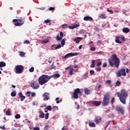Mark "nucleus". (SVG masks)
<instances>
[{
  "label": "nucleus",
  "mask_w": 130,
  "mask_h": 130,
  "mask_svg": "<svg viewBox=\"0 0 130 130\" xmlns=\"http://www.w3.org/2000/svg\"><path fill=\"white\" fill-rule=\"evenodd\" d=\"M30 94H31V91H27L25 93V95H26L27 97H30Z\"/></svg>",
  "instance_id": "a19ab883"
},
{
  "label": "nucleus",
  "mask_w": 130,
  "mask_h": 130,
  "mask_svg": "<svg viewBox=\"0 0 130 130\" xmlns=\"http://www.w3.org/2000/svg\"><path fill=\"white\" fill-rule=\"evenodd\" d=\"M43 97L44 98L43 99L44 101H47V100H49V93L48 92H45L43 94Z\"/></svg>",
  "instance_id": "ddd939ff"
},
{
  "label": "nucleus",
  "mask_w": 130,
  "mask_h": 130,
  "mask_svg": "<svg viewBox=\"0 0 130 130\" xmlns=\"http://www.w3.org/2000/svg\"><path fill=\"white\" fill-rule=\"evenodd\" d=\"M122 31L123 33H128V32H129V28L127 27H124L122 29Z\"/></svg>",
  "instance_id": "aec40b11"
},
{
  "label": "nucleus",
  "mask_w": 130,
  "mask_h": 130,
  "mask_svg": "<svg viewBox=\"0 0 130 130\" xmlns=\"http://www.w3.org/2000/svg\"><path fill=\"white\" fill-rule=\"evenodd\" d=\"M6 115H11V111H10V109H8L6 112Z\"/></svg>",
  "instance_id": "7c9ffc66"
},
{
  "label": "nucleus",
  "mask_w": 130,
  "mask_h": 130,
  "mask_svg": "<svg viewBox=\"0 0 130 130\" xmlns=\"http://www.w3.org/2000/svg\"><path fill=\"white\" fill-rule=\"evenodd\" d=\"M6 67V62L4 61L0 62V68H4Z\"/></svg>",
  "instance_id": "bb28decb"
},
{
  "label": "nucleus",
  "mask_w": 130,
  "mask_h": 130,
  "mask_svg": "<svg viewBox=\"0 0 130 130\" xmlns=\"http://www.w3.org/2000/svg\"><path fill=\"white\" fill-rule=\"evenodd\" d=\"M62 37H63V32L60 31L59 34L57 35L56 40L57 41H61L62 40Z\"/></svg>",
  "instance_id": "9d476101"
},
{
  "label": "nucleus",
  "mask_w": 130,
  "mask_h": 130,
  "mask_svg": "<svg viewBox=\"0 0 130 130\" xmlns=\"http://www.w3.org/2000/svg\"><path fill=\"white\" fill-rule=\"evenodd\" d=\"M54 46H55V45H52L51 46V49L52 50H55V49H58V48H60L61 47V45H58L57 46L54 47Z\"/></svg>",
  "instance_id": "dca6fc26"
},
{
  "label": "nucleus",
  "mask_w": 130,
  "mask_h": 130,
  "mask_svg": "<svg viewBox=\"0 0 130 130\" xmlns=\"http://www.w3.org/2000/svg\"><path fill=\"white\" fill-rule=\"evenodd\" d=\"M51 79V77L46 75H43L41 76L38 79L39 84L41 86H43L45 84H46L49 80Z\"/></svg>",
  "instance_id": "7ed1b4c3"
},
{
  "label": "nucleus",
  "mask_w": 130,
  "mask_h": 130,
  "mask_svg": "<svg viewBox=\"0 0 130 130\" xmlns=\"http://www.w3.org/2000/svg\"><path fill=\"white\" fill-rule=\"evenodd\" d=\"M77 27H80V25L79 24H75L74 25H72L69 26V29H75V28H77Z\"/></svg>",
  "instance_id": "412c9836"
},
{
  "label": "nucleus",
  "mask_w": 130,
  "mask_h": 130,
  "mask_svg": "<svg viewBox=\"0 0 130 130\" xmlns=\"http://www.w3.org/2000/svg\"><path fill=\"white\" fill-rule=\"evenodd\" d=\"M107 12H108L109 13H110L111 14H113V11L112 10H110L109 9H107Z\"/></svg>",
  "instance_id": "de8ad7c7"
},
{
  "label": "nucleus",
  "mask_w": 130,
  "mask_h": 130,
  "mask_svg": "<svg viewBox=\"0 0 130 130\" xmlns=\"http://www.w3.org/2000/svg\"><path fill=\"white\" fill-rule=\"evenodd\" d=\"M116 110H117V111H119L122 114H124V111L123 110V107H117L116 108Z\"/></svg>",
  "instance_id": "4468645a"
},
{
  "label": "nucleus",
  "mask_w": 130,
  "mask_h": 130,
  "mask_svg": "<svg viewBox=\"0 0 130 130\" xmlns=\"http://www.w3.org/2000/svg\"><path fill=\"white\" fill-rule=\"evenodd\" d=\"M49 116V113H47L45 114V119H48Z\"/></svg>",
  "instance_id": "ea45409f"
},
{
  "label": "nucleus",
  "mask_w": 130,
  "mask_h": 130,
  "mask_svg": "<svg viewBox=\"0 0 130 130\" xmlns=\"http://www.w3.org/2000/svg\"><path fill=\"white\" fill-rule=\"evenodd\" d=\"M84 92L86 95H89L90 93H91V91L89 90L88 88H85L84 89Z\"/></svg>",
  "instance_id": "4be33fe9"
},
{
  "label": "nucleus",
  "mask_w": 130,
  "mask_h": 130,
  "mask_svg": "<svg viewBox=\"0 0 130 130\" xmlns=\"http://www.w3.org/2000/svg\"><path fill=\"white\" fill-rule=\"evenodd\" d=\"M80 40H82V38L81 37H77V38H76L73 41L74 42H75V43H80Z\"/></svg>",
  "instance_id": "f3484780"
},
{
  "label": "nucleus",
  "mask_w": 130,
  "mask_h": 130,
  "mask_svg": "<svg viewBox=\"0 0 130 130\" xmlns=\"http://www.w3.org/2000/svg\"><path fill=\"white\" fill-rule=\"evenodd\" d=\"M15 117L16 119H19V118H21V115L19 114L15 115Z\"/></svg>",
  "instance_id": "2f4dec72"
},
{
  "label": "nucleus",
  "mask_w": 130,
  "mask_h": 130,
  "mask_svg": "<svg viewBox=\"0 0 130 130\" xmlns=\"http://www.w3.org/2000/svg\"><path fill=\"white\" fill-rule=\"evenodd\" d=\"M71 68H72V66H70L69 67L66 68L65 69L66 71H68V70H70V69H71Z\"/></svg>",
  "instance_id": "6e6d98bb"
},
{
  "label": "nucleus",
  "mask_w": 130,
  "mask_h": 130,
  "mask_svg": "<svg viewBox=\"0 0 130 130\" xmlns=\"http://www.w3.org/2000/svg\"><path fill=\"white\" fill-rule=\"evenodd\" d=\"M82 47H83V45H80V46H79V50L82 49Z\"/></svg>",
  "instance_id": "774afa93"
},
{
  "label": "nucleus",
  "mask_w": 130,
  "mask_h": 130,
  "mask_svg": "<svg viewBox=\"0 0 130 130\" xmlns=\"http://www.w3.org/2000/svg\"><path fill=\"white\" fill-rule=\"evenodd\" d=\"M46 109L49 111H51V109H52V108L51 107V106H48L46 107Z\"/></svg>",
  "instance_id": "c9c22d12"
},
{
  "label": "nucleus",
  "mask_w": 130,
  "mask_h": 130,
  "mask_svg": "<svg viewBox=\"0 0 130 130\" xmlns=\"http://www.w3.org/2000/svg\"><path fill=\"white\" fill-rule=\"evenodd\" d=\"M122 12L123 15H125V16H127L126 10H125V9H122Z\"/></svg>",
  "instance_id": "e433bc0d"
},
{
  "label": "nucleus",
  "mask_w": 130,
  "mask_h": 130,
  "mask_svg": "<svg viewBox=\"0 0 130 130\" xmlns=\"http://www.w3.org/2000/svg\"><path fill=\"white\" fill-rule=\"evenodd\" d=\"M54 78H59L60 77V75H59V74H55L53 75Z\"/></svg>",
  "instance_id": "4c0bfd02"
},
{
  "label": "nucleus",
  "mask_w": 130,
  "mask_h": 130,
  "mask_svg": "<svg viewBox=\"0 0 130 130\" xmlns=\"http://www.w3.org/2000/svg\"><path fill=\"white\" fill-rule=\"evenodd\" d=\"M18 94L19 98H20V101H24V100H25V98H26V96H24L22 92L18 93Z\"/></svg>",
  "instance_id": "2eb2a0df"
},
{
  "label": "nucleus",
  "mask_w": 130,
  "mask_h": 130,
  "mask_svg": "<svg viewBox=\"0 0 130 130\" xmlns=\"http://www.w3.org/2000/svg\"><path fill=\"white\" fill-rule=\"evenodd\" d=\"M78 94H81V90L80 88H76L73 92L72 98H74V99H78L79 98Z\"/></svg>",
  "instance_id": "6e6552de"
},
{
  "label": "nucleus",
  "mask_w": 130,
  "mask_h": 130,
  "mask_svg": "<svg viewBox=\"0 0 130 130\" xmlns=\"http://www.w3.org/2000/svg\"><path fill=\"white\" fill-rule=\"evenodd\" d=\"M114 101H115V99H114V98H113L111 100V103L113 104V103H114Z\"/></svg>",
  "instance_id": "4d7b16f0"
},
{
  "label": "nucleus",
  "mask_w": 130,
  "mask_h": 130,
  "mask_svg": "<svg viewBox=\"0 0 130 130\" xmlns=\"http://www.w3.org/2000/svg\"><path fill=\"white\" fill-rule=\"evenodd\" d=\"M110 96L109 93H107L104 95V98L103 101L102 105L103 106H107L109 104Z\"/></svg>",
  "instance_id": "20e7f679"
},
{
  "label": "nucleus",
  "mask_w": 130,
  "mask_h": 130,
  "mask_svg": "<svg viewBox=\"0 0 130 130\" xmlns=\"http://www.w3.org/2000/svg\"><path fill=\"white\" fill-rule=\"evenodd\" d=\"M30 42H29L28 40H26L24 41V44H29Z\"/></svg>",
  "instance_id": "49530a36"
},
{
  "label": "nucleus",
  "mask_w": 130,
  "mask_h": 130,
  "mask_svg": "<svg viewBox=\"0 0 130 130\" xmlns=\"http://www.w3.org/2000/svg\"><path fill=\"white\" fill-rule=\"evenodd\" d=\"M121 40H122V41H125V40L123 37H116V43H118V44H121V43H122L120 41Z\"/></svg>",
  "instance_id": "f8f14e48"
},
{
  "label": "nucleus",
  "mask_w": 130,
  "mask_h": 130,
  "mask_svg": "<svg viewBox=\"0 0 130 130\" xmlns=\"http://www.w3.org/2000/svg\"><path fill=\"white\" fill-rule=\"evenodd\" d=\"M29 72L30 73H33V72H34V67H31L29 69Z\"/></svg>",
  "instance_id": "58836bf2"
},
{
  "label": "nucleus",
  "mask_w": 130,
  "mask_h": 130,
  "mask_svg": "<svg viewBox=\"0 0 130 130\" xmlns=\"http://www.w3.org/2000/svg\"><path fill=\"white\" fill-rule=\"evenodd\" d=\"M13 23H15L14 25L15 26H22V25H23L24 23L25 22V21H24V19L21 17L18 19H13Z\"/></svg>",
  "instance_id": "39448f33"
},
{
  "label": "nucleus",
  "mask_w": 130,
  "mask_h": 130,
  "mask_svg": "<svg viewBox=\"0 0 130 130\" xmlns=\"http://www.w3.org/2000/svg\"><path fill=\"white\" fill-rule=\"evenodd\" d=\"M39 117L40 118H44V116H45V115L44 114V113H43V112L40 111H39Z\"/></svg>",
  "instance_id": "6ab92c4d"
},
{
  "label": "nucleus",
  "mask_w": 130,
  "mask_h": 130,
  "mask_svg": "<svg viewBox=\"0 0 130 130\" xmlns=\"http://www.w3.org/2000/svg\"><path fill=\"white\" fill-rule=\"evenodd\" d=\"M34 130H40V128L38 126H37V127H35L34 128Z\"/></svg>",
  "instance_id": "8fccbe9b"
},
{
  "label": "nucleus",
  "mask_w": 130,
  "mask_h": 130,
  "mask_svg": "<svg viewBox=\"0 0 130 130\" xmlns=\"http://www.w3.org/2000/svg\"><path fill=\"white\" fill-rule=\"evenodd\" d=\"M93 105H94V106H98V102L97 101L93 102Z\"/></svg>",
  "instance_id": "37998d69"
},
{
  "label": "nucleus",
  "mask_w": 130,
  "mask_h": 130,
  "mask_svg": "<svg viewBox=\"0 0 130 130\" xmlns=\"http://www.w3.org/2000/svg\"><path fill=\"white\" fill-rule=\"evenodd\" d=\"M11 95L12 97H16V95H17V93L15 91H13L11 92Z\"/></svg>",
  "instance_id": "c85d7f7f"
},
{
  "label": "nucleus",
  "mask_w": 130,
  "mask_h": 130,
  "mask_svg": "<svg viewBox=\"0 0 130 130\" xmlns=\"http://www.w3.org/2000/svg\"><path fill=\"white\" fill-rule=\"evenodd\" d=\"M84 21H93V18L91 17L90 16H85L84 17Z\"/></svg>",
  "instance_id": "a211bd4d"
},
{
  "label": "nucleus",
  "mask_w": 130,
  "mask_h": 130,
  "mask_svg": "<svg viewBox=\"0 0 130 130\" xmlns=\"http://www.w3.org/2000/svg\"><path fill=\"white\" fill-rule=\"evenodd\" d=\"M73 72H74V68L70 69L69 71V75H70V76H72Z\"/></svg>",
  "instance_id": "cd10ccee"
},
{
  "label": "nucleus",
  "mask_w": 130,
  "mask_h": 130,
  "mask_svg": "<svg viewBox=\"0 0 130 130\" xmlns=\"http://www.w3.org/2000/svg\"><path fill=\"white\" fill-rule=\"evenodd\" d=\"M103 53H104V52L103 51H100L98 52V54H99L100 55H101V54H103Z\"/></svg>",
  "instance_id": "13d9d810"
},
{
  "label": "nucleus",
  "mask_w": 130,
  "mask_h": 130,
  "mask_svg": "<svg viewBox=\"0 0 130 130\" xmlns=\"http://www.w3.org/2000/svg\"><path fill=\"white\" fill-rule=\"evenodd\" d=\"M61 101H62V100H60V101H56L57 104H59V103H60V102H61Z\"/></svg>",
  "instance_id": "052dcab7"
},
{
  "label": "nucleus",
  "mask_w": 130,
  "mask_h": 130,
  "mask_svg": "<svg viewBox=\"0 0 130 130\" xmlns=\"http://www.w3.org/2000/svg\"><path fill=\"white\" fill-rule=\"evenodd\" d=\"M64 44H66V41L64 40V39H63L61 41V45H62V46H63Z\"/></svg>",
  "instance_id": "72a5a7b5"
},
{
  "label": "nucleus",
  "mask_w": 130,
  "mask_h": 130,
  "mask_svg": "<svg viewBox=\"0 0 130 130\" xmlns=\"http://www.w3.org/2000/svg\"><path fill=\"white\" fill-rule=\"evenodd\" d=\"M31 97H35V96H36V94H35V92H31Z\"/></svg>",
  "instance_id": "603ef678"
},
{
  "label": "nucleus",
  "mask_w": 130,
  "mask_h": 130,
  "mask_svg": "<svg viewBox=\"0 0 130 130\" xmlns=\"http://www.w3.org/2000/svg\"><path fill=\"white\" fill-rule=\"evenodd\" d=\"M95 60H93L91 62V64L90 66V68H95Z\"/></svg>",
  "instance_id": "a878e982"
},
{
  "label": "nucleus",
  "mask_w": 130,
  "mask_h": 130,
  "mask_svg": "<svg viewBox=\"0 0 130 130\" xmlns=\"http://www.w3.org/2000/svg\"><path fill=\"white\" fill-rule=\"evenodd\" d=\"M73 68H74V69H78L79 67H78V65H75L73 66Z\"/></svg>",
  "instance_id": "e2e57ef3"
},
{
  "label": "nucleus",
  "mask_w": 130,
  "mask_h": 130,
  "mask_svg": "<svg viewBox=\"0 0 130 130\" xmlns=\"http://www.w3.org/2000/svg\"><path fill=\"white\" fill-rule=\"evenodd\" d=\"M107 67V63L106 62H105L103 64V68H106Z\"/></svg>",
  "instance_id": "3c124183"
},
{
  "label": "nucleus",
  "mask_w": 130,
  "mask_h": 130,
  "mask_svg": "<svg viewBox=\"0 0 130 130\" xmlns=\"http://www.w3.org/2000/svg\"><path fill=\"white\" fill-rule=\"evenodd\" d=\"M49 128V126L46 125L44 127V130H48Z\"/></svg>",
  "instance_id": "a18cd8bd"
},
{
  "label": "nucleus",
  "mask_w": 130,
  "mask_h": 130,
  "mask_svg": "<svg viewBox=\"0 0 130 130\" xmlns=\"http://www.w3.org/2000/svg\"><path fill=\"white\" fill-rule=\"evenodd\" d=\"M19 55L22 57L25 56V53H24V52L20 51L19 52Z\"/></svg>",
  "instance_id": "f704fd0d"
},
{
  "label": "nucleus",
  "mask_w": 130,
  "mask_h": 130,
  "mask_svg": "<svg viewBox=\"0 0 130 130\" xmlns=\"http://www.w3.org/2000/svg\"><path fill=\"white\" fill-rule=\"evenodd\" d=\"M116 94L119 98L120 102L123 104H125L126 103V98H127V96L128 95L127 91L124 89H122L121 90V93L117 92Z\"/></svg>",
  "instance_id": "f03ea898"
},
{
  "label": "nucleus",
  "mask_w": 130,
  "mask_h": 130,
  "mask_svg": "<svg viewBox=\"0 0 130 130\" xmlns=\"http://www.w3.org/2000/svg\"><path fill=\"white\" fill-rule=\"evenodd\" d=\"M88 124L90 127H95L96 126V125L94 122H89Z\"/></svg>",
  "instance_id": "5701e85b"
},
{
  "label": "nucleus",
  "mask_w": 130,
  "mask_h": 130,
  "mask_svg": "<svg viewBox=\"0 0 130 130\" xmlns=\"http://www.w3.org/2000/svg\"><path fill=\"white\" fill-rule=\"evenodd\" d=\"M106 83L107 85H110L111 84V80H107Z\"/></svg>",
  "instance_id": "c03bdc74"
},
{
  "label": "nucleus",
  "mask_w": 130,
  "mask_h": 130,
  "mask_svg": "<svg viewBox=\"0 0 130 130\" xmlns=\"http://www.w3.org/2000/svg\"><path fill=\"white\" fill-rule=\"evenodd\" d=\"M102 64V63L101 62H98V71H101V67H99L100 66H101Z\"/></svg>",
  "instance_id": "473e14b6"
},
{
  "label": "nucleus",
  "mask_w": 130,
  "mask_h": 130,
  "mask_svg": "<svg viewBox=\"0 0 130 130\" xmlns=\"http://www.w3.org/2000/svg\"><path fill=\"white\" fill-rule=\"evenodd\" d=\"M52 108H53V109H56V110L58 109V108L57 107H56V106L53 107Z\"/></svg>",
  "instance_id": "338daca9"
},
{
  "label": "nucleus",
  "mask_w": 130,
  "mask_h": 130,
  "mask_svg": "<svg viewBox=\"0 0 130 130\" xmlns=\"http://www.w3.org/2000/svg\"><path fill=\"white\" fill-rule=\"evenodd\" d=\"M121 85V82L118 80H117L115 83V87H119Z\"/></svg>",
  "instance_id": "b1692460"
},
{
  "label": "nucleus",
  "mask_w": 130,
  "mask_h": 130,
  "mask_svg": "<svg viewBox=\"0 0 130 130\" xmlns=\"http://www.w3.org/2000/svg\"><path fill=\"white\" fill-rule=\"evenodd\" d=\"M49 10V11H54L55 8H54V7H50Z\"/></svg>",
  "instance_id": "864d4df0"
},
{
  "label": "nucleus",
  "mask_w": 130,
  "mask_h": 130,
  "mask_svg": "<svg viewBox=\"0 0 130 130\" xmlns=\"http://www.w3.org/2000/svg\"><path fill=\"white\" fill-rule=\"evenodd\" d=\"M125 71H126V73L127 74H128V73H129V72H130V70H129V69H127L125 70Z\"/></svg>",
  "instance_id": "680f3d73"
},
{
  "label": "nucleus",
  "mask_w": 130,
  "mask_h": 130,
  "mask_svg": "<svg viewBox=\"0 0 130 130\" xmlns=\"http://www.w3.org/2000/svg\"><path fill=\"white\" fill-rule=\"evenodd\" d=\"M24 71V67L22 65H17L15 67L16 74H22Z\"/></svg>",
  "instance_id": "423d86ee"
},
{
  "label": "nucleus",
  "mask_w": 130,
  "mask_h": 130,
  "mask_svg": "<svg viewBox=\"0 0 130 130\" xmlns=\"http://www.w3.org/2000/svg\"><path fill=\"white\" fill-rule=\"evenodd\" d=\"M95 121L96 123H98V118L96 117L95 119Z\"/></svg>",
  "instance_id": "69168bd1"
},
{
  "label": "nucleus",
  "mask_w": 130,
  "mask_h": 130,
  "mask_svg": "<svg viewBox=\"0 0 130 130\" xmlns=\"http://www.w3.org/2000/svg\"><path fill=\"white\" fill-rule=\"evenodd\" d=\"M91 51H94V50H96V49L94 47H91L90 48Z\"/></svg>",
  "instance_id": "09e8293b"
},
{
  "label": "nucleus",
  "mask_w": 130,
  "mask_h": 130,
  "mask_svg": "<svg viewBox=\"0 0 130 130\" xmlns=\"http://www.w3.org/2000/svg\"><path fill=\"white\" fill-rule=\"evenodd\" d=\"M100 19H106V16L104 14H101L99 15Z\"/></svg>",
  "instance_id": "393cba45"
},
{
  "label": "nucleus",
  "mask_w": 130,
  "mask_h": 130,
  "mask_svg": "<svg viewBox=\"0 0 130 130\" xmlns=\"http://www.w3.org/2000/svg\"><path fill=\"white\" fill-rule=\"evenodd\" d=\"M90 75H94V71L93 70H90Z\"/></svg>",
  "instance_id": "bf43d9fd"
},
{
  "label": "nucleus",
  "mask_w": 130,
  "mask_h": 130,
  "mask_svg": "<svg viewBox=\"0 0 130 130\" xmlns=\"http://www.w3.org/2000/svg\"><path fill=\"white\" fill-rule=\"evenodd\" d=\"M108 61L111 67H115L116 69L119 68L120 60L116 54L112 55V57L108 59Z\"/></svg>",
  "instance_id": "f257e3e1"
},
{
  "label": "nucleus",
  "mask_w": 130,
  "mask_h": 130,
  "mask_svg": "<svg viewBox=\"0 0 130 130\" xmlns=\"http://www.w3.org/2000/svg\"><path fill=\"white\" fill-rule=\"evenodd\" d=\"M0 128H2V129H6V127H5V126H0Z\"/></svg>",
  "instance_id": "0e129e2a"
},
{
  "label": "nucleus",
  "mask_w": 130,
  "mask_h": 130,
  "mask_svg": "<svg viewBox=\"0 0 130 130\" xmlns=\"http://www.w3.org/2000/svg\"><path fill=\"white\" fill-rule=\"evenodd\" d=\"M117 76L118 77H121L123 76V77H125L126 76V72H125V69H120L117 72Z\"/></svg>",
  "instance_id": "0eeeda50"
},
{
  "label": "nucleus",
  "mask_w": 130,
  "mask_h": 130,
  "mask_svg": "<svg viewBox=\"0 0 130 130\" xmlns=\"http://www.w3.org/2000/svg\"><path fill=\"white\" fill-rule=\"evenodd\" d=\"M39 83L36 81H33L31 84L30 87L32 88V89H34L35 90H37L40 87Z\"/></svg>",
  "instance_id": "1a4fd4ad"
},
{
  "label": "nucleus",
  "mask_w": 130,
  "mask_h": 130,
  "mask_svg": "<svg viewBox=\"0 0 130 130\" xmlns=\"http://www.w3.org/2000/svg\"><path fill=\"white\" fill-rule=\"evenodd\" d=\"M78 53H69L67 54H66L64 57L63 58L67 59L69 58V57H72V56H76V55H78Z\"/></svg>",
  "instance_id": "9b49d317"
},
{
  "label": "nucleus",
  "mask_w": 130,
  "mask_h": 130,
  "mask_svg": "<svg viewBox=\"0 0 130 130\" xmlns=\"http://www.w3.org/2000/svg\"><path fill=\"white\" fill-rule=\"evenodd\" d=\"M44 22L47 24V23H50V20L47 19L44 21Z\"/></svg>",
  "instance_id": "5fc2aeb1"
},
{
  "label": "nucleus",
  "mask_w": 130,
  "mask_h": 130,
  "mask_svg": "<svg viewBox=\"0 0 130 130\" xmlns=\"http://www.w3.org/2000/svg\"><path fill=\"white\" fill-rule=\"evenodd\" d=\"M67 27H68V24H63L61 25V27L63 29H66V28H67Z\"/></svg>",
  "instance_id": "79ce46f5"
},
{
  "label": "nucleus",
  "mask_w": 130,
  "mask_h": 130,
  "mask_svg": "<svg viewBox=\"0 0 130 130\" xmlns=\"http://www.w3.org/2000/svg\"><path fill=\"white\" fill-rule=\"evenodd\" d=\"M42 43H48V42H49V40L48 39H45V40H43V41H42Z\"/></svg>",
  "instance_id": "c756f323"
}]
</instances>
